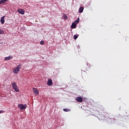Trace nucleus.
I'll return each instance as SVG.
<instances>
[{
    "label": "nucleus",
    "instance_id": "nucleus-1",
    "mask_svg": "<svg viewBox=\"0 0 129 129\" xmlns=\"http://www.w3.org/2000/svg\"><path fill=\"white\" fill-rule=\"evenodd\" d=\"M21 68V64H18L17 67H15L14 69L13 70V73L16 74L20 72V69Z\"/></svg>",
    "mask_w": 129,
    "mask_h": 129
},
{
    "label": "nucleus",
    "instance_id": "nucleus-2",
    "mask_svg": "<svg viewBox=\"0 0 129 129\" xmlns=\"http://www.w3.org/2000/svg\"><path fill=\"white\" fill-rule=\"evenodd\" d=\"M12 87L13 89L15 90V92H19V89L18 87V85H17V83H12Z\"/></svg>",
    "mask_w": 129,
    "mask_h": 129
},
{
    "label": "nucleus",
    "instance_id": "nucleus-3",
    "mask_svg": "<svg viewBox=\"0 0 129 129\" xmlns=\"http://www.w3.org/2000/svg\"><path fill=\"white\" fill-rule=\"evenodd\" d=\"M18 106V108L20 109H26L27 105V104H24L23 105V104H19Z\"/></svg>",
    "mask_w": 129,
    "mask_h": 129
},
{
    "label": "nucleus",
    "instance_id": "nucleus-4",
    "mask_svg": "<svg viewBox=\"0 0 129 129\" xmlns=\"http://www.w3.org/2000/svg\"><path fill=\"white\" fill-rule=\"evenodd\" d=\"M33 91L34 93V94H36V95H39V91L37 90V88H33Z\"/></svg>",
    "mask_w": 129,
    "mask_h": 129
},
{
    "label": "nucleus",
    "instance_id": "nucleus-5",
    "mask_svg": "<svg viewBox=\"0 0 129 129\" xmlns=\"http://www.w3.org/2000/svg\"><path fill=\"white\" fill-rule=\"evenodd\" d=\"M52 84H53V82L52 79H48V80L47 81V85L48 86H51Z\"/></svg>",
    "mask_w": 129,
    "mask_h": 129
},
{
    "label": "nucleus",
    "instance_id": "nucleus-6",
    "mask_svg": "<svg viewBox=\"0 0 129 129\" xmlns=\"http://www.w3.org/2000/svg\"><path fill=\"white\" fill-rule=\"evenodd\" d=\"M76 101L80 102H83V99L82 97H77V98H76Z\"/></svg>",
    "mask_w": 129,
    "mask_h": 129
},
{
    "label": "nucleus",
    "instance_id": "nucleus-7",
    "mask_svg": "<svg viewBox=\"0 0 129 129\" xmlns=\"http://www.w3.org/2000/svg\"><path fill=\"white\" fill-rule=\"evenodd\" d=\"M17 12L21 15H24L25 13V11L23 9H19L17 10Z\"/></svg>",
    "mask_w": 129,
    "mask_h": 129
},
{
    "label": "nucleus",
    "instance_id": "nucleus-8",
    "mask_svg": "<svg viewBox=\"0 0 129 129\" xmlns=\"http://www.w3.org/2000/svg\"><path fill=\"white\" fill-rule=\"evenodd\" d=\"M13 55H10L9 56L5 57V60H11L12 59H13Z\"/></svg>",
    "mask_w": 129,
    "mask_h": 129
},
{
    "label": "nucleus",
    "instance_id": "nucleus-9",
    "mask_svg": "<svg viewBox=\"0 0 129 129\" xmlns=\"http://www.w3.org/2000/svg\"><path fill=\"white\" fill-rule=\"evenodd\" d=\"M5 18H6L5 16H3V17H1V22L2 24H4L5 23Z\"/></svg>",
    "mask_w": 129,
    "mask_h": 129
},
{
    "label": "nucleus",
    "instance_id": "nucleus-10",
    "mask_svg": "<svg viewBox=\"0 0 129 129\" xmlns=\"http://www.w3.org/2000/svg\"><path fill=\"white\" fill-rule=\"evenodd\" d=\"M71 28H76V23L75 22H75H73V23L72 24Z\"/></svg>",
    "mask_w": 129,
    "mask_h": 129
},
{
    "label": "nucleus",
    "instance_id": "nucleus-11",
    "mask_svg": "<svg viewBox=\"0 0 129 129\" xmlns=\"http://www.w3.org/2000/svg\"><path fill=\"white\" fill-rule=\"evenodd\" d=\"M84 7H81L79 10V13H82L83 12Z\"/></svg>",
    "mask_w": 129,
    "mask_h": 129
},
{
    "label": "nucleus",
    "instance_id": "nucleus-12",
    "mask_svg": "<svg viewBox=\"0 0 129 129\" xmlns=\"http://www.w3.org/2000/svg\"><path fill=\"white\" fill-rule=\"evenodd\" d=\"M62 17L64 18V20H67V19H68V16L66 15V14H63V15H62Z\"/></svg>",
    "mask_w": 129,
    "mask_h": 129
},
{
    "label": "nucleus",
    "instance_id": "nucleus-13",
    "mask_svg": "<svg viewBox=\"0 0 129 129\" xmlns=\"http://www.w3.org/2000/svg\"><path fill=\"white\" fill-rule=\"evenodd\" d=\"M80 22V18H78L77 20H76L75 21V23H76V26H77V24H78V23H79Z\"/></svg>",
    "mask_w": 129,
    "mask_h": 129
},
{
    "label": "nucleus",
    "instance_id": "nucleus-14",
    "mask_svg": "<svg viewBox=\"0 0 129 129\" xmlns=\"http://www.w3.org/2000/svg\"><path fill=\"white\" fill-rule=\"evenodd\" d=\"M71 110V109H63V111H65L66 112H68Z\"/></svg>",
    "mask_w": 129,
    "mask_h": 129
},
{
    "label": "nucleus",
    "instance_id": "nucleus-15",
    "mask_svg": "<svg viewBox=\"0 0 129 129\" xmlns=\"http://www.w3.org/2000/svg\"><path fill=\"white\" fill-rule=\"evenodd\" d=\"M4 33V31L0 28V34H3Z\"/></svg>",
    "mask_w": 129,
    "mask_h": 129
},
{
    "label": "nucleus",
    "instance_id": "nucleus-16",
    "mask_svg": "<svg viewBox=\"0 0 129 129\" xmlns=\"http://www.w3.org/2000/svg\"><path fill=\"white\" fill-rule=\"evenodd\" d=\"M78 35H74V39H75V40L78 39Z\"/></svg>",
    "mask_w": 129,
    "mask_h": 129
},
{
    "label": "nucleus",
    "instance_id": "nucleus-17",
    "mask_svg": "<svg viewBox=\"0 0 129 129\" xmlns=\"http://www.w3.org/2000/svg\"><path fill=\"white\" fill-rule=\"evenodd\" d=\"M44 42L43 40L40 41V44H44Z\"/></svg>",
    "mask_w": 129,
    "mask_h": 129
},
{
    "label": "nucleus",
    "instance_id": "nucleus-18",
    "mask_svg": "<svg viewBox=\"0 0 129 129\" xmlns=\"http://www.w3.org/2000/svg\"><path fill=\"white\" fill-rule=\"evenodd\" d=\"M4 112V110H0V114Z\"/></svg>",
    "mask_w": 129,
    "mask_h": 129
}]
</instances>
